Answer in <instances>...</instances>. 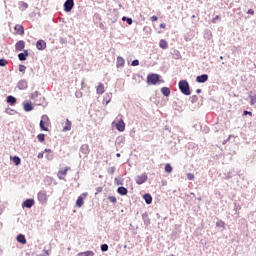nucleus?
<instances>
[{"instance_id":"obj_1","label":"nucleus","mask_w":256,"mask_h":256,"mask_svg":"<svg viewBox=\"0 0 256 256\" xmlns=\"http://www.w3.org/2000/svg\"><path fill=\"white\" fill-rule=\"evenodd\" d=\"M179 89L183 95H191V90L189 88V83L187 80H181L179 82Z\"/></svg>"},{"instance_id":"obj_2","label":"nucleus","mask_w":256,"mask_h":256,"mask_svg":"<svg viewBox=\"0 0 256 256\" xmlns=\"http://www.w3.org/2000/svg\"><path fill=\"white\" fill-rule=\"evenodd\" d=\"M37 199L41 205H47V201H49V195H47V191H39L37 194Z\"/></svg>"},{"instance_id":"obj_3","label":"nucleus","mask_w":256,"mask_h":256,"mask_svg":"<svg viewBox=\"0 0 256 256\" xmlns=\"http://www.w3.org/2000/svg\"><path fill=\"white\" fill-rule=\"evenodd\" d=\"M50 120H49V116L47 115H42L41 117V121H40V129L42 131H49V129L47 127H49L50 125Z\"/></svg>"},{"instance_id":"obj_4","label":"nucleus","mask_w":256,"mask_h":256,"mask_svg":"<svg viewBox=\"0 0 256 256\" xmlns=\"http://www.w3.org/2000/svg\"><path fill=\"white\" fill-rule=\"evenodd\" d=\"M112 125H115L117 131H120V133L125 131V121H123L122 118H120L118 121H113Z\"/></svg>"},{"instance_id":"obj_5","label":"nucleus","mask_w":256,"mask_h":256,"mask_svg":"<svg viewBox=\"0 0 256 256\" xmlns=\"http://www.w3.org/2000/svg\"><path fill=\"white\" fill-rule=\"evenodd\" d=\"M160 78L161 76L159 74H150L147 77V82L151 85H157V83H159Z\"/></svg>"},{"instance_id":"obj_6","label":"nucleus","mask_w":256,"mask_h":256,"mask_svg":"<svg viewBox=\"0 0 256 256\" xmlns=\"http://www.w3.org/2000/svg\"><path fill=\"white\" fill-rule=\"evenodd\" d=\"M75 5V2L73 0H66L64 3V11L66 13H71V10L73 9Z\"/></svg>"},{"instance_id":"obj_7","label":"nucleus","mask_w":256,"mask_h":256,"mask_svg":"<svg viewBox=\"0 0 256 256\" xmlns=\"http://www.w3.org/2000/svg\"><path fill=\"white\" fill-rule=\"evenodd\" d=\"M70 169H71L70 167L60 169L57 173L58 179L65 181V177L67 176V171H69Z\"/></svg>"},{"instance_id":"obj_8","label":"nucleus","mask_w":256,"mask_h":256,"mask_svg":"<svg viewBox=\"0 0 256 256\" xmlns=\"http://www.w3.org/2000/svg\"><path fill=\"white\" fill-rule=\"evenodd\" d=\"M35 205V200L34 199H27L22 203L23 209H31Z\"/></svg>"},{"instance_id":"obj_9","label":"nucleus","mask_w":256,"mask_h":256,"mask_svg":"<svg viewBox=\"0 0 256 256\" xmlns=\"http://www.w3.org/2000/svg\"><path fill=\"white\" fill-rule=\"evenodd\" d=\"M148 177L147 174H141L139 176L136 177V183L137 185H143V183H146Z\"/></svg>"},{"instance_id":"obj_10","label":"nucleus","mask_w":256,"mask_h":256,"mask_svg":"<svg viewBox=\"0 0 256 256\" xmlns=\"http://www.w3.org/2000/svg\"><path fill=\"white\" fill-rule=\"evenodd\" d=\"M36 48L38 49V51H43L47 49V42H45V40L37 41Z\"/></svg>"},{"instance_id":"obj_11","label":"nucleus","mask_w":256,"mask_h":256,"mask_svg":"<svg viewBox=\"0 0 256 256\" xmlns=\"http://www.w3.org/2000/svg\"><path fill=\"white\" fill-rule=\"evenodd\" d=\"M196 81L197 83H207V81H209V75L202 74L200 76H197Z\"/></svg>"},{"instance_id":"obj_12","label":"nucleus","mask_w":256,"mask_h":256,"mask_svg":"<svg viewBox=\"0 0 256 256\" xmlns=\"http://www.w3.org/2000/svg\"><path fill=\"white\" fill-rule=\"evenodd\" d=\"M27 57H29V52L24 50L22 53L18 54L19 61H27Z\"/></svg>"},{"instance_id":"obj_13","label":"nucleus","mask_w":256,"mask_h":256,"mask_svg":"<svg viewBox=\"0 0 256 256\" xmlns=\"http://www.w3.org/2000/svg\"><path fill=\"white\" fill-rule=\"evenodd\" d=\"M17 87H18V89H20V91L27 89V87H28L27 81L20 80L17 84Z\"/></svg>"},{"instance_id":"obj_14","label":"nucleus","mask_w":256,"mask_h":256,"mask_svg":"<svg viewBox=\"0 0 256 256\" xmlns=\"http://www.w3.org/2000/svg\"><path fill=\"white\" fill-rule=\"evenodd\" d=\"M83 197H87V192L78 197L76 200V207H83Z\"/></svg>"},{"instance_id":"obj_15","label":"nucleus","mask_w":256,"mask_h":256,"mask_svg":"<svg viewBox=\"0 0 256 256\" xmlns=\"http://www.w3.org/2000/svg\"><path fill=\"white\" fill-rule=\"evenodd\" d=\"M23 109L26 113H29V111H33V104H31V102H24Z\"/></svg>"},{"instance_id":"obj_16","label":"nucleus","mask_w":256,"mask_h":256,"mask_svg":"<svg viewBox=\"0 0 256 256\" xmlns=\"http://www.w3.org/2000/svg\"><path fill=\"white\" fill-rule=\"evenodd\" d=\"M96 93L98 95H103V93H105V85H103V83H99L97 88H96Z\"/></svg>"},{"instance_id":"obj_17","label":"nucleus","mask_w":256,"mask_h":256,"mask_svg":"<svg viewBox=\"0 0 256 256\" xmlns=\"http://www.w3.org/2000/svg\"><path fill=\"white\" fill-rule=\"evenodd\" d=\"M80 152L87 157L89 155V145L84 144L80 147Z\"/></svg>"},{"instance_id":"obj_18","label":"nucleus","mask_w":256,"mask_h":256,"mask_svg":"<svg viewBox=\"0 0 256 256\" xmlns=\"http://www.w3.org/2000/svg\"><path fill=\"white\" fill-rule=\"evenodd\" d=\"M116 67H125V59L123 57H117Z\"/></svg>"},{"instance_id":"obj_19","label":"nucleus","mask_w":256,"mask_h":256,"mask_svg":"<svg viewBox=\"0 0 256 256\" xmlns=\"http://www.w3.org/2000/svg\"><path fill=\"white\" fill-rule=\"evenodd\" d=\"M44 153H47L46 154L47 161H53L54 155H53V151H51V149H45Z\"/></svg>"},{"instance_id":"obj_20","label":"nucleus","mask_w":256,"mask_h":256,"mask_svg":"<svg viewBox=\"0 0 256 256\" xmlns=\"http://www.w3.org/2000/svg\"><path fill=\"white\" fill-rule=\"evenodd\" d=\"M17 51H21L22 49H25V42L23 40H20L15 45Z\"/></svg>"},{"instance_id":"obj_21","label":"nucleus","mask_w":256,"mask_h":256,"mask_svg":"<svg viewBox=\"0 0 256 256\" xmlns=\"http://www.w3.org/2000/svg\"><path fill=\"white\" fill-rule=\"evenodd\" d=\"M71 121L69 119H66L65 126L63 127V132L66 133V131H71Z\"/></svg>"},{"instance_id":"obj_22","label":"nucleus","mask_w":256,"mask_h":256,"mask_svg":"<svg viewBox=\"0 0 256 256\" xmlns=\"http://www.w3.org/2000/svg\"><path fill=\"white\" fill-rule=\"evenodd\" d=\"M18 243H21V245H25L27 243V239L25 238V235L19 234L17 236Z\"/></svg>"},{"instance_id":"obj_23","label":"nucleus","mask_w":256,"mask_h":256,"mask_svg":"<svg viewBox=\"0 0 256 256\" xmlns=\"http://www.w3.org/2000/svg\"><path fill=\"white\" fill-rule=\"evenodd\" d=\"M117 193L119 195H127V193H129V191L127 190V188L123 187V186H120L118 187L117 189Z\"/></svg>"},{"instance_id":"obj_24","label":"nucleus","mask_w":256,"mask_h":256,"mask_svg":"<svg viewBox=\"0 0 256 256\" xmlns=\"http://www.w3.org/2000/svg\"><path fill=\"white\" fill-rule=\"evenodd\" d=\"M77 256H95V252L88 250L85 252H79Z\"/></svg>"},{"instance_id":"obj_25","label":"nucleus","mask_w":256,"mask_h":256,"mask_svg":"<svg viewBox=\"0 0 256 256\" xmlns=\"http://www.w3.org/2000/svg\"><path fill=\"white\" fill-rule=\"evenodd\" d=\"M161 93L164 95V97H169V95H171V90L167 87H162Z\"/></svg>"},{"instance_id":"obj_26","label":"nucleus","mask_w":256,"mask_h":256,"mask_svg":"<svg viewBox=\"0 0 256 256\" xmlns=\"http://www.w3.org/2000/svg\"><path fill=\"white\" fill-rule=\"evenodd\" d=\"M144 200L147 203V205H151V203H153V197H151L150 194H145L144 195Z\"/></svg>"},{"instance_id":"obj_27","label":"nucleus","mask_w":256,"mask_h":256,"mask_svg":"<svg viewBox=\"0 0 256 256\" xmlns=\"http://www.w3.org/2000/svg\"><path fill=\"white\" fill-rule=\"evenodd\" d=\"M159 47L161 49H167L169 47V44L164 39H161L159 42Z\"/></svg>"},{"instance_id":"obj_28","label":"nucleus","mask_w":256,"mask_h":256,"mask_svg":"<svg viewBox=\"0 0 256 256\" xmlns=\"http://www.w3.org/2000/svg\"><path fill=\"white\" fill-rule=\"evenodd\" d=\"M7 103H10L11 105H15L17 103V98L14 96H8Z\"/></svg>"},{"instance_id":"obj_29","label":"nucleus","mask_w":256,"mask_h":256,"mask_svg":"<svg viewBox=\"0 0 256 256\" xmlns=\"http://www.w3.org/2000/svg\"><path fill=\"white\" fill-rule=\"evenodd\" d=\"M14 29L17 31V33H19V35H23L25 33V30L21 25H16Z\"/></svg>"},{"instance_id":"obj_30","label":"nucleus","mask_w":256,"mask_h":256,"mask_svg":"<svg viewBox=\"0 0 256 256\" xmlns=\"http://www.w3.org/2000/svg\"><path fill=\"white\" fill-rule=\"evenodd\" d=\"M11 159H12L14 165H16V166L21 165V158H19L18 156L11 157Z\"/></svg>"},{"instance_id":"obj_31","label":"nucleus","mask_w":256,"mask_h":256,"mask_svg":"<svg viewBox=\"0 0 256 256\" xmlns=\"http://www.w3.org/2000/svg\"><path fill=\"white\" fill-rule=\"evenodd\" d=\"M28 8H29V4H27V2H24V1L20 2L21 11H25Z\"/></svg>"},{"instance_id":"obj_32","label":"nucleus","mask_w":256,"mask_h":256,"mask_svg":"<svg viewBox=\"0 0 256 256\" xmlns=\"http://www.w3.org/2000/svg\"><path fill=\"white\" fill-rule=\"evenodd\" d=\"M164 169L165 173H173V167L171 166V164H166Z\"/></svg>"},{"instance_id":"obj_33","label":"nucleus","mask_w":256,"mask_h":256,"mask_svg":"<svg viewBox=\"0 0 256 256\" xmlns=\"http://www.w3.org/2000/svg\"><path fill=\"white\" fill-rule=\"evenodd\" d=\"M216 227H221L222 229H225V222H223L222 220L217 221Z\"/></svg>"},{"instance_id":"obj_34","label":"nucleus","mask_w":256,"mask_h":256,"mask_svg":"<svg viewBox=\"0 0 256 256\" xmlns=\"http://www.w3.org/2000/svg\"><path fill=\"white\" fill-rule=\"evenodd\" d=\"M122 21H126L128 25H133V19L131 18H127V17H123Z\"/></svg>"},{"instance_id":"obj_35","label":"nucleus","mask_w":256,"mask_h":256,"mask_svg":"<svg viewBox=\"0 0 256 256\" xmlns=\"http://www.w3.org/2000/svg\"><path fill=\"white\" fill-rule=\"evenodd\" d=\"M250 98V105H255L256 104V95H253V96H249Z\"/></svg>"},{"instance_id":"obj_36","label":"nucleus","mask_w":256,"mask_h":256,"mask_svg":"<svg viewBox=\"0 0 256 256\" xmlns=\"http://www.w3.org/2000/svg\"><path fill=\"white\" fill-rule=\"evenodd\" d=\"M38 97H39V91H35V92H33V93L31 94L30 99L35 100V99L38 98Z\"/></svg>"},{"instance_id":"obj_37","label":"nucleus","mask_w":256,"mask_h":256,"mask_svg":"<svg viewBox=\"0 0 256 256\" xmlns=\"http://www.w3.org/2000/svg\"><path fill=\"white\" fill-rule=\"evenodd\" d=\"M111 95L112 94H106V96H105V101H106V105H109V103H111Z\"/></svg>"},{"instance_id":"obj_38","label":"nucleus","mask_w":256,"mask_h":256,"mask_svg":"<svg viewBox=\"0 0 256 256\" xmlns=\"http://www.w3.org/2000/svg\"><path fill=\"white\" fill-rule=\"evenodd\" d=\"M37 139L40 143H43V141H45V134H39L37 136Z\"/></svg>"},{"instance_id":"obj_39","label":"nucleus","mask_w":256,"mask_h":256,"mask_svg":"<svg viewBox=\"0 0 256 256\" xmlns=\"http://www.w3.org/2000/svg\"><path fill=\"white\" fill-rule=\"evenodd\" d=\"M116 171V168L115 167H110L107 169V173H109V175H113Z\"/></svg>"},{"instance_id":"obj_40","label":"nucleus","mask_w":256,"mask_h":256,"mask_svg":"<svg viewBox=\"0 0 256 256\" xmlns=\"http://www.w3.org/2000/svg\"><path fill=\"white\" fill-rule=\"evenodd\" d=\"M108 199H109L110 203H113V204L117 203V197H115V196H109Z\"/></svg>"},{"instance_id":"obj_41","label":"nucleus","mask_w":256,"mask_h":256,"mask_svg":"<svg viewBox=\"0 0 256 256\" xmlns=\"http://www.w3.org/2000/svg\"><path fill=\"white\" fill-rule=\"evenodd\" d=\"M101 251H109V245H107V244H102L101 245Z\"/></svg>"},{"instance_id":"obj_42","label":"nucleus","mask_w":256,"mask_h":256,"mask_svg":"<svg viewBox=\"0 0 256 256\" xmlns=\"http://www.w3.org/2000/svg\"><path fill=\"white\" fill-rule=\"evenodd\" d=\"M174 59H181V54L177 50L174 51Z\"/></svg>"},{"instance_id":"obj_43","label":"nucleus","mask_w":256,"mask_h":256,"mask_svg":"<svg viewBox=\"0 0 256 256\" xmlns=\"http://www.w3.org/2000/svg\"><path fill=\"white\" fill-rule=\"evenodd\" d=\"M187 179H188L189 181H193V179H195V175L192 174V173H188V174H187Z\"/></svg>"},{"instance_id":"obj_44","label":"nucleus","mask_w":256,"mask_h":256,"mask_svg":"<svg viewBox=\"0 0 256 256\" xmlns=\"http://www.w3.org/2000/svg\"><path fill=\"white\" fill-rule=\"evenodd\" d=\"M5 65H7V60L0 59V67H5Z\"/></svg>"},{"instance_id":"obj_45","label":"nucleus","mask_w":256,"mask_h":256,"mask_svg":"<svg viewBox=\"0 0 256 256\" xmlns=\"http://www.w3.org/2000/svg\"><path fill=\"white\" fill-rule=\"evenodd\" d=\"M25 69H27V67L25 65H20L19 66L20 73H25Z\"/></svg>"},{"instance_id":"obj_46","label":"nucleus","mask_w":256,"mask_h":256,"mask_svg":"<svg viewBox=\"0 0 256 256\" xmlns=\"http://www.w3.org/2000/svg\"><path fill=\"white\" fill-rule=\"evenodd\" d=\"M131 65L132 67H137L139 65V60H133Z\"/></svg>"},{"instance_id":"obj_47","label":"nucleus","mask_w":256,"mask_h":256,"mask_svg":"<svg viewBox=\"0 0 256 256\" xmlns=\"http://www.w3.org/2000/svg\"><path fill=\"white\" fill-rule=\"evenodd\" d=\"M197 99H199V98L197 97V95H193V96L191 97V102H192V103H197Z\"/></svg>"},{"instance_id":"obj_48","label":"nucleus","mask_w":256,"mask_h":256,"mask_svg":"<svg viewBox=\"0 0 256 256\" xmlns=\"http://www.w3.org/2000/svg\"><path fill=\"white\" fill-rule=\"evenodd\" d=\"M247 14L248 15H255V11L253 9H249Z\"/></svg>"},{"instance_id":"obj_49","label":"nucleus","mask_w":256,"mask_h":256,"mask_svg":"<svg viewBox=\"0 0 256 256\" xmlns=\"http://www.w3.org/2000/svg\"><path fill=\"white\" fill-rule=\"evenodd\" d=\"M114 183H115L116 185H122L121 181L118 180V178H115V179H114Z\"/></svg>"},{"instance_id":"obj_50","label":"nucleus","mask_w":256,"mask_h":256,"mask_svg":"<svg viewBox=\"0 0 256 256\" xmlns=\"http://www.w3.org/2000/svg\"><path fill=\"white\" fill-rule=\"evenodd\" d=\"M45 152H40L38 154V159H43Z\"/></svg>"},{"instance_id":"obj_51","label":"nucleus","mask_w":256,"mask_h":256,"mask_svg":"<svg viewBox=\"0 0 256 256\" xmlns=\"http://www.w3.org/2000/svg\"><path fill=\"white\" fill-rule=\"evenodd\" d=\"M219 19V16H216L212 19V23H217V20Z\"/></svg>"},{"instance_id":"obj_52","label":"nucleus","mask_w":256,"mask_h":256,"mask_svg":"<svg viewBox=\"0 0 256 256\" xmlns=\"http://www.w3.org/2000/svg\"><path fill=\"white\" fill-rule=\"evenodd\" d=\"M158 19H159V18H158L157 16H152V17H151V21H158Z\"/></svg>"},{"instance_id":"obj_53","label":"nucleus","mask_w":256,"mask_h":256,"mask_svg":"<svg viewBox=\"0 0 256 256\" xmlns=\"http://www.w3.org/2000/svg\"><path fill=\"white\" fill-rule=\"evenodd\" d=\"M165 27H166L165 23L160 24V29H165Z\"/></svg>"},{"instance_id":"obj_54","label":"nucleus","mask_w":256,"mask_h":256,"mask_svg":"<svg viewBox=\"0 0 256 256\" xmlns=\"http://www.w3.org/2000/svg\"><path fill=\"white\" fill-rule=\"evenodd\" d=\"M244 115H253V113L249 111H244Z\"/></svg>"},{"instance_id":"obj_55","label":"nucleus","mask_w":256,"mask_h":256,"mask_svg":"<svg viewBox=\"0 0 256 256\" xmlns=\"http://www.w3.org/2000/svg\"><path fill=\"white\" fill-rule=\"evenodd\" d=\"M98 193H101L102 189L99 187L97 188Z\"/></svg>"},{"instance_id":"obj_56","label":"nucleus","mask_w":256,"mask_h":256,"mask_svg":"<svg viewBox=\"0 0 256 256\" xmlns=\"http://www.w3.org/2000/svg\"><path fill=\"white\" fill-rule=\"evenodd\" d=\"M196 93H198V94L201 93V89H197Z\"/></svg>"},{"instance_id":"obj_57","label":"nucleus","mask_w":256,"mask_h":256,"mask_svg":"<svg viewBox=\"0 0 256 256\" xmlns=\"http://www.w3.org/2000/svg\"><path fill=\"white\" fill-rule=\"evenodd\" d=\"M60 43H65V40H64V39H61V40H60Z\"/></svg>"},{"instance_id":"obj_58","label":"nucleus","mask_w":256,"mask_h":256,"mask_svg":"<svg viewBox=\"0 0 256 256\" xmlns=\"http://www.w3.org/2000/svg\"><path fill=\"white\" fill-rule=\"evenodd\" d=\"M116 157H121V154H120V153H117V154H116Z\"/></svg>"},{"instance_id":"obj_59","label":"nucleus","mask_w":256,"mask_h":256,"mask_svg":"<svg viewBox=\"0 0 256 256\" xmlns=\"http://www.w3.org/2000/svg\"><path fill=\"white\" fill-rule=\"evenodd\" d=\"M47 179H49L51 181V177H47Z\"/></svg>"},{"instance_id":"obj_60","label":"nucleus","mask_w":256,"mask_h":256,"mask_svg":"<svg viewBox=\"0 0 256 256\" xmlns=\"http://www.w3.org/2000/svg\"><path fill=\"white\" fill-rule=\"evenodd\" d=\"M124 249H127V245L124 246Z\"/></svg>"},{"instance_id":"obj_61","label":"nucleus","mask_w":256,"mask_h":256,"mask_svg":"<svg viewBox=\"0 0 256 256\" xmlns=\"http://www.w3.org/2000/svg\"><path fill=\"white\" fill-rule=\"evenodd\" d=\"M220 59H223V56H221Z\"/></svg>"}]
</instances>
